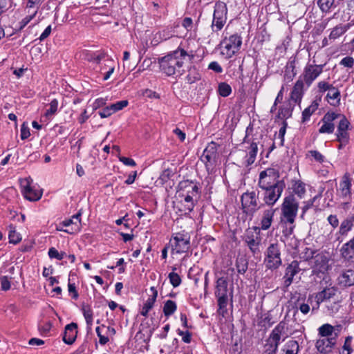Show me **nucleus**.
<instances>
[{"instance_id": "obj_57", "label": "nucleus", "mask_w": 354, "mask_h": 354, "mask_svg": "<svg viewBox=\"0 0 354 354\" xmlns=\"http://www.w3.org/2000/svg\"><path fill=\"white\" fill-rule=\"evenodd\" d=\"M36 14H37V10H33L30 15L26 16L24 19H23L21 22V28L26 26L33 19V17L36 15Z\"/></svg>"}, {"instance_id": "obj_2", "label": "nucleus", "mask_w": 354, "mask_h": 354, "mask_svg": "<svg viewBox=\"0 0 354 354\" xmlns=\"http://www.w3.org/2000/svg\"><path fill=\"white\" fill-rule=\"evenodd\" d=\"M288 327L285 322H279L272 330L269 337L266 340V353L267 354H276L281 338L284 340L288 337L286 333Z\"/></svg>"}, {"instance_id": "obj_17", "label": "nucleus", "mask_w": 354, "mask_h": 354, "mask_svg": "<svg viewBox=\"0 0 354 354\" xmlns=\"http://www.w3.org/2000/svg\"><path fill=\"white\" fill-rule=\"evenodd\" d=\"M337 113L327 112L322 119V126L319 129L320 133H332L335 130L334 121L337 120Z\"/></svg>"}, {"instance_id": "obj_49", "label": "nucleus", "mask_w": 354, "mask_h": 354, "mask_svg": "<svg viewBox=\"0 0 354 354\" xmlns=\"http://www.w3.org/2000/svg\"><path fill=\"white\" fill-rule=\"evenodd\" d=\"M128 105L127 100H122L117 102L115 104H113L110 106V109L112 110L113 113H115L118 111L122 110L123 108L126 107Z\"/></svg>"}, {"instance_id": "obj_56", "label": "nucleus", "mask_w": 354, "mask_h": 354, "mask_svg": "<svg viewBox=\"0 0 354 354\" xmlns=\"http://www.w3.org/2000/svg\"><path fill=\"white\" fill-rule=\"evenodd\" d=\"M309 153L311 155L312 157L314 158V159L319 162H323L324 160V156L319 153V151H315V150H312V151H309Z\"/></svg>"}, {"instance_id": "obj_9", "label": "nucleus", "mask_w": 354, "mask_h": 354, "mask_svg": "<svg viewBox=\"0 0 354 354\" xmlns=\"http://www.w3.org/2000/svg\"><path fill=\"white\" fill-rule=\"evenodd\" d=\"M315 251L308 249L306 254L308 258L312 259L313 268L315 271L324 273L329 268V259L323 253H318L314 255Z\"/></svg>"}, {"instance_id": "obj_30", "label": "nucleus", "mask_w": 354, "mask_h": 354, "mask_svg": "<svg viewBox=\"0 0 354 354\" xmlns=\"http://www.w3.org/2000/svg\"><path fill=\"white\" fill-rule=\"evenodd\" d=\"M299 346L297 341L288 340L281 348V354H298Z\"/></svg>"}, {"instance_id": "obj_38", "label": "nucleus", "mask_w": 354, "mask_h": 354, "mask_svg": "<svg viewBox=\"0 0 354 354\" xmlns=\"http://www.w3.org/2000/svg\"><path fill=\"white\" fill-rule=\"evenodd\" d=\"M8 238L10 240V243L17 244L19 243L21 240V236L20 234L17 233L15 230V227L13 225L9 226V234Z\"/></svg>"}, {"instance_id": "obj_31", "label": "nucleus", "mask_w": 354, "mask_h": 354, "mask_svg": "<svg viewBox=\"0 0 354 354\" xmlns=\"http://www.w3.org/2000/svg\"><path fill=\"white\" fill-rule=\"evenodd\" d=\"M326 97L330 105L338 106L340 102V92L337 88L333 86L328 91Z\"/></svg>"}, {"instance_id": "obj_29", "label": "nucleus", "mask_w": 354, "mask_h": 354, "mask_svg": "<svg viewBox=\"0 0 354 354\" xmlns=\"http://www.w3.org/2000/svg\"><path fill=\"white\" fill-rule=\"evenodd\" d=\"M337 0H317V4L322 12L328 13L339 5Z\"/></svg>"}, {"instance_id": "obj_41", "label": "nucleus", "mask_w": 354, "mask_h": 354, "mask_svg": "<svg viewBox=\"0 0 354 354\" xmlns=\"http://www.w3.org/2000/svg\"><path fill=\"white\" fill-rule=\"evenodd\" d=\"M188 189L187 190L186 194H185L187 196H190L194 198L195 199H197L199 198V192H198V187L197 185H194L192 183H189L187 186Z\"/></svg>"}, {"instance_id": "obj_51", "label": "nucleus", "mask_w": 354, "mask_h": 354, "mask_svg": "<svg viewBox=\"0 0 354 354\" xmlns=\"http://www.w3.org/2000/svg\"><path fill=\"white\" fill-rule=\"evenodd\" d=\"M218 298V304L221 309L226 307L227 304V295L216 296Z\"/></svg>"}, {"instance_id": "obj_47", "label": "nucleus", "mask_w": 354, "mask_h": 354, "mask_svg": "<svg viewBox=\"0 0 354 354\" xmlns=\"http://www.w3.org/2000/svg\"><path fill=\"white\" fill-rule=\"evenodd\" d=\"M50 108L46 110L45 115L48 117L55 114L57 111L58 101L56 99L53 100L49 104Z\"/></svg>"}, {"instance_id": "obj_48", "label": "nucleus", "mask_w": 354, "mask_h": 354, "mask_svg": "<svg viewBox=\"0 0 354 354\" xmlns=\"http://www.w3.org/2000/svg\"><path fill=\"white\" fill-rule=\"evenodd\" d=\"M281 223L283 225H285L284 229L282 231L283 234L286 237L290 236L293 233L295 227V224L286 222Z\"/></svg>"}, {"instance_id": "obj_46", "label": "nucleus", "mask_w": 354, "mask_h": 354, "mask_svg": "<svg viewBox=\"0 0 354 354\" xmlns=\"http://www.w3.org/2000/svg\"><path fill=\"white\" fill-rule=\"evenodd\" d=\"M168 277L169 279L170 283L174 287H178L181 283V279L180 276L174 272H170Z\"/></svg>"}, {"instance_id": "obj_39", "label": "nucleus", "mask_w": 354, "mask_h": 354, "mask_svg": "<svg viewBox=\"0 0 354 354\" xmlns=\"http://www.w3.org/2000/svg\"><path fill=\"white\" fill-rule=\"evenodd\" d=\"M236 267L239 274H243L248 269V261L243 258H238L236 261Z\"/></svg>"}, {"instance_id": "obj_24", "label": "nucleus", "mask_w": 354, "mask_h": 354, "mask_svg": "<svg viewBox=\"0 0 354 354\" xmlns=\"http://www.w3.org/2000/svg\"><path fill=\"white\" fill-rule=\"evenodd\" d=\"M77 324L75 323H71L66 326L63 335V341L66 344L71 345L75 342L77 334Z\"/></svg>"}, {"instance_id": "obj_53", "label": "nucleus", "mask_w": 354, "mask_h": 354, "mask_svg": "<svg viewBox=\"0 0 354 354\" xmlns=\"http://www.w3.org/2000/svg\"><path fill=\"white\" fill-rule=\"evenodd\" d=\"M30 135V133L29 128L25 123H23L21 127V138L22 140H25L28 138Z\"/></svg>"}, {"instance_id": "obj_26", "label": "nucleus", "mask_w": 354, "mask_h": 354, "mask_svg": "<svg viewBox=\"0 0 354 354\" xmlns=\"http://www.w3.org/2000/svg\"><path fill=\"white\" fill-rule=\"evenodd\" d=\"M304 82L302 80L299 79L295 86H293L292 91L290 95V100L294 101L295 103H300L304 89Z\"/></svg>"}, {"instance_id": "obj_62", "label": "nucleus", "mask_w": 354, "mask_h": 354, "mask_svg": "<svg viewBox=\"0 0 354 354\" xmlns=\"http://www.w3.org/2000/svg\"><path fill=\"white\" fill-rule=\"evenodd\" d=\"M178 335L182 336V339L185 343H189L191 342V334L189 331L183 332L178 330Z\"/></svg>"}, {"instance_id": "obj_28", "label": "nucleus", "mask_w": 354, "mask_h": 354, "mask_svg": "<svg viewBox=\"0 0 354 354\" xmlns=\"http://www.w3.org/2000/svg\"><path fill=\"white\" fill-rule=\"evenodd\" d=\"M174 250L177 253H183L187 251L189 247V241L182 236L174 237Z\"/></svg>"}, {"instance_id": "obj_4", "label": "nucleus", "mask_w": 354, "mask_h": 354, "mask_svg": "<svg viewBox=\"0 0 354 354\" xmlns=\"http://www.w3.org/2000/svg\"><path fill=\"white\" fill-rule=\"evenodd\" d=\"M299 203L294 196L290 195L286 197L281 206L283 216L281 222L295 223Z\"/></svg>"}, {"instance_id": "obj_45", "label": "nucleus", "mask_w": 354, "mask_h": 354, "mask_svg": "<svg viewBox=\"0 0 354 354\" xmlns=\"http://www.w3.org/2000/svg\"><path fill=\"white\" fill-rule=\"evenodd\" d=\"M309 299L307 301V303L301 302L299 299L296 304L297 309H299L303 314L306 315L310 311V306H309Z\"/></svg>"}, {"instance_id": "obj_8", "label": "nucleus", "mask_w": 354, "mask_h": 354, "mask_svg": "<svg viewBox=\"0 0 354 354\" xmlns=\"http://www.w3.org/2000/svg\"><path fill=\"white\" fill-rule=\"evenodd\" d=\"M227 8L223 2L215 4L212 28L213 31H218L223 28L227 21Z\"/></svg>"}, {"instance_id": "obj_12", "label": "nucleus", "mask_w": 354, "mask_h": 354, "mask_svg": "<svg viewBox=\"0 0 354 354\" xmlns=\"http://www.w3.org/2000/svg\"><path fill=\"white\" fill-rule=\"evenodd\" d=\"M275 209L268 208L264 209L259 215V225L260 226H255L252 229L257 234H260L261 230H268L273 221Z\"/></svg>"}, {"instance_id": "obj_3", "label": "nucleus", "mask_w": 354, "mask_h": 354, "mask_svg": "<svg viewBox=\"0 0 354 354\" xmlns=\"http://www.w3.org/2000/svg\"><path fill=\"white\" fill-rule=\"evenodd\" d=\"M241 201L243 212L250 216L264 206V204L259 205L258 194L254 191L243 194Z\"/></svg>"}, {"instance_id": "obj_42", "label": "nucleus", "mask_w": 354, "mask_h": 354, "mask_svg": "<svg viewBox=\"0 0 354 354\" xmlns=\"http://www.w3.org/2000/svg\"><path fill=\"white\" fill-rule=\"evenodd\" d=\"M82 312L86 324L91 326L93 323V311L89 306H83Z\"/></svg>"}, {"instance_id": "obj_10", "label": "nucleus", "mask_w": 354, "mask_h": 354, "mask_svg": "<svg viewBox=\"0 0 354 354\" xmlns=\"http://www.w3.org/2000/svg\"><path fill=\"white\" fill-rule=\"evenodd\" d=\"M285 187L286 185L283 183L274 187L262 189V191H263V200L265 204L268 206H273L281 197Z\"/></svg>"}, {"instance_id": "obj_50", "label": "nucleus", "mask_w": 354, "mask_h": 354, "mask_svg": "<svg viewBox=\"0 0 354 354\" xmlns=\"http://www.w3.org/2000/svg\"><path fill=\"white\" fill-rule=\"evenodd\" d=\"M43 0H28L27 2L26 8L29 10L34 9V10H37L39 8V5L42 2ZM29 13L30 12V10L28 11Z\"/></svg>"}, {"instance_id": "obj_6", "label": "nucleus", "mask_w": 354, "mask_h": 354, "mask_svg": "<svg viewBox=\"0 0 354 354\" xmlns=\"http://www.w3.org/2000/svg\"><path fill=\"white\" fill-rule=\"evenodd\" d=\"M241 44L242 39L237 34L225 38L221 43V54L227 59L230 58L238 52Z\"/></svg>"}, {"instance_id": "obj_35", "label": "nucleus", "mask_w": 354, "mask_h": 354, "mask_svg": "<svg viewBox=\"0 0 354 354\" xmlns=\"http://www.w3.org/2000/svg\"><path fill=\"white\" fill-rule=\"evenodd\" d=\"M177 306L176 303L172 300H167L164 304L163 313L165 316L169 317L174 313Z\"/></svg>"}, {"instance_id": "obj_18", "label": "nucleus", "mask_w": 354, "mask_h": 354, "mask_svg": "<svg viewBox=\"0 0 354 354\" xmlns=\"http://www.w3.org/2000/svg\"><path fill=\"white\" fill-rule=\"evenodd\" d=\"M338 289L335 286H326L322 291L317 292L315 295L317 305L316 307H313V310L317 309L319 306L320 303L333 298Z\"/></svg>"}, {"instance_id": "obj_37", "label": "nucleus", "mask_w": 354, "mask_h": 354, "mask_svg": "<svg viewBox=\"0 0 354 354\" xmlns=\"http://www.w3.org/2000/svg\"><path fill=\"white\" fill-rule=\"evenodd\" d=\"M215 157H216V150L213 147L211 148H209V147L206 148L205 149L203 156H202L203 160L206 161L207 162H209V163H211L212 161L215 159Z\"/></svg>"}, {"instance_id": "obj_59", "label": "nucleus", "mask_w": 354, "mask_h": 354, "mask_svg": "<svg viewBox=\"0 0 354 354\" xmlns=\"http://www.w3.org/2000/svg\"><path fill=\"white\" fill-rule=\"evenodd\" d=\"M119 160L124 165H127V166L134 167L136 165V162L133 159L121 156V157H119Z\"/></svg>"}, {"instance_id": "obj_54", "label": "nucleus", "mask_w": 354, "mask_h": 354, "mask_svg": "<svg viewBox=\"0 0 354 354\" xmlns=\"http://www.w3.org/2000/svg\"><path fill=\"white\" fill-rule=\"evenodd\" d=\"M340 64L345 67L352 68L354 64V59L351 57H346L341 60Z\"/></svg>"}, {"instance_id": "obj_58", "label": "nucleus", "mask_w": 354, "mask_h": 354, "mask_svg": "<svg viewBox=\"0 0 354 354\" xmlns=\"http://www.w3.org/2000/svg\"><path fill=\"white\" fill-rule=\"evenodd\" d=\"M189 74L187 75L186 79L189 84H192L200 78V75L198 73H195L192 75V70L189 71Z\"/></svg>"}, {"instance_id": "obj_52", "label": "nucleus", "mask_w": 354, "mask_h": 354, "mask_svg": "<svg viewBox=\"0 0 354 354\" xmlns=\"http://www.w3.org/2000/svg\"><path fill=\"white\" fill-rule=\"evenodd\" d=\"M328 222L333 227V229H335L339 225V220L336 215L330 214L327 218Z\"/></svg>"}, {"instance_id": "obj_43", "label": "nucleus", "mask_w": 354, "mask_h": 354, "mask_svg": "<svg viewBox=\"0 0 354 354\" xmlns=\"http://www.w3.org/2000/svg\"><path fill=\"white\" fill-rule=\"evenodd\" d=\"M48 256L51 259L62 260L66 256V254L64 252H59L55 248H50L48 250Z\"/></svg>"}, {"instance_id": "obj_22", "label": "nucleus", "mask_w": 354, "mask_h": 354, "mask_svg": "<svg viewBox=\"0 0 354 354\" xmlns=\"http://www.w3.org/2000/svg\"><path fill=\"white\" fill-rule=\"evenodd\" d=\"M351 180L346 175L344 176L339 183V196L348 203L351 200Z\"/></svg>"}, {"instance_id": "obj_44", "label": "nucleus", "mask_w": 354, "mask_h": 354, "mask_svg": "<svg viewBox=\"0 0 354 354\" xmlns=\"http://www.w3.org/2000/svg\"><path fill=\"white\" fill-rule=\"evenodd\" d=\"M294 192L300 198H302L306 192L305 184L301 182H297L294 185Z\"/></svg>"}, {"instance_id": "obj_60", "label": "nucleus", "mask_w": 354, "mask_h": 354, "mask_svg": "<svg viewBox=\"0 0 354 354\" xmlns=\"http://www.w3.org/2000/svg\"><path fill=\"white\" fill-rule=\"evenodd\" d=\"M209 69H211L216 73H221L223 72L222 67L216 62H212L209 64Z\"/></svg>"}, {"instance_id": "obj_21", "label": "nucleus", "mask_w": 354, "mask_h": 354, "mask_svg": "<svg viewBox=\"0 0 354 354\" xmlns=\"http://www.w3.org/2000/svg\"><path fill=\"white\" fill-rule=\"evenodd\" d=\"M81 215L82 213L80 211L77 214L73 215L71 218L63 221L61 223V225L63 226L68 227L72 225L71 230H65L64 231L69 234H73L80 231L81 226Z\"/></svg>"}, {"instance_id": "obj_32", "label": "nucleus", "mask_w": 354, "mask_h": 354, "mask_svg": "<svg viewBox=\"0 0 354 354\" xmlns=\"http://www.w3.org/2000/svg\"><path fill=\"white\" fill-rule=\"evenodd\" d=\"M227 295V281L225 278L220 277L216 281L215 295Z\"/></svg>"}, {"instance_id": "obj_16", "label": "nucleus", "mask_w": 354, "mask_h": 354, "mask_svg": "<svg viewBox=\"0 0 354 354\" xmlns=\"http://www.w3.org/2000/svg\"><path fill=\"white\" fill-rule=\"evenodd\" d=\"M322 65H307L304 70L303 77L305 83L309 86L322 73Z\"/></svg>"}, {"instance_id": "obj_61", "label": "nucleus", "mask_w": 354, "mask_h": 354, "mask_svg": "<svg viewBox=\"0 0 354 354\" xmlns=\"http://www.w3.org/2000/svg\"><path fill=\"white\" fill-rule=\"evenodd\" d=\"M332 84H329L326 82H319L318 83V88L321 92H324L326 91H330L331 88H333Z\"/></svg>"}, {"instance_id": "obj_33", "label": "nucleus", "mask_w": 354, "mask_h": 354, "mask_svg": "<svg viewBox=\"0 0 354 354\" xmlns=\"http://www.w3.org/2000/svg\"><path fill=\"white\" fill-rule=\"evenodd\" d=\"M179 196L183 198L181 202L185 203V210H187L188 212L192 211L195 205V202L198 200L195 199L192 196H187L184 193L180 194Z\"/></svg>"}, {"instance_id": "obj_23", "label": "nucleus", "mask_w": 354, "mask_h": 354, "mask_svg": "<svg viewBox=\"0 0 354 354\" xmlns=\"http://www.w3.org/2000/svg\"><path fill=\"white\" fill-rule=\"evenodd\" d=\"M299 263L293 261L288 266L283 277L284 286L288 287L292 282L294 277L299 272Z\"/></svg>"}, {"instance_id": "obj_7", "label": "nucleus", "mask_w": 354, "mask_h": 354, "mask_svg": "<svg viewBox=\"0 0 354 354\" xmlns=\"http://www.w3.org/2000/svg\"><path fill=\"white\" fill-rule=\"evenodd\" d=\"M285 183L279 180V175L274 169L262 171L259 174L258 186L262 189Z\"/></svg>"}, {"instance_id": "obj_20", "label": "nucleus", "mask_w": 354, "mask_h": 354, "mask_svg": "<svg viewBox=\"0 0 354 354\" xmlns=\"http://www.w3.org/2000/svg\"><path fill=\"white\" fill-rule=\"evenodd\" d=\"M354 227V215L347 216L340 223L338 231L336 233L337 240H340L341 237H345Z\"/></svg>"}, {"instance_id": "obj_15", "label": "nucleus", "mask_w": 354, "mask_h": 354, "mask_svg": "<svg viewBox=\"0 0 354 354\" xmlns=\"http://www.w3.org/2000/svg\"><path fill=\"white\" fill-rule=\"evenodd\" d=\"M260 234H254V232L248 230L244 236V241L249 248L250 252L253 254H256L260 252V245L261 242V238L259 236Z\"/></svg>"}, {"instance_id": "obj_40", "label": "nucleus", "mask_w": 354, "mask_h": 354, "mask_svg": "<svg viewBox=\"0 0 354 354\" xmlns=\"http://www.w3.org/2000/svg\"><path fill=\"white\" fill-rule=\"evenodd\" d=\"M218 93L223 97H227L232 93L231 86L225 82H221L218 84Z\"/></svg>"}, {"instance_id": "obj_36", "label": "nucleus", "mask_w": 354, "mask_h": 354, "mask_svg": "<svg viewBox=\"0 0 354 354\" xmlns=\"http://www.w3.org/2000/svg\"><path fill=\"white\" fill-rule=\"evenodd\" d=\"M319 330V335L321 337H329L330 336H332L334 327L328 324H325L320 326L318 329Z\"/></svg>"}, {"instance_id": "obj_25", "label": "nucleus", "mask_w": 354, "mask_h": 354, "mask_svg": "<svg viewBox=\"0 0 354 354\" xmlns=\"http://www.w3.org/2000/svg\"><path fill=\"white\" fill-rule=\"evenodd\" d=\"M338 283L344 287L354 285V270L349 269L344 271L338 277Z\"/></svg>"}, {"instance_id": "obj_27", "label": "nucleus", "mask_w": 354, "mask_h": 354, "mask_svg": "<svg viewBox=\"0 0 354 354\" xmlns=\"http://www.w3.org/2000/svg\"><path fill=\"white\" fill-rule=\"evenodd\" d=\"M150 290L152 295L147 299L140 312V314L145 317L147 316L149 311L153 308L158 297V291L154 287H151Z\"/></svg>"}, {"instance_id": "obj_34", "label": "nucleus", "mask_w": 354, "mask_h": 354, "mask_svg": "<svg viewBox=\"0 0 354 354\" xmlns=\"http://www.w3.org/2000/svg\"><path fill=\"white\" fill-rule=\"evenodd\" d=\"M318 104L313 102L309 106L306 108L302 112V122H305L310 119L311 115L317 109Z\"/></svg>"}, {"instance_id": "obj_1", "label": "nucleus", "mask_w": 354, "mask_h": 354, "mask_svg": "<svg viewBox=\"0 0 354 354\" xmlns=\"http://www.w3.org/2000/svg\"><path fill=\"white\" fill-rule=\"evenodd\" d=\"M187 57L192 60L194 55L188 54L183 48H178L172 53L159 59L160 68L168 76L181 75L184 71L183 67Z\"/></svg>"}, {"instance_id": "obj_5", "label": "nucleus", "mask_w": 354, "mask_h": 354, "mask_svg": "<svg viewBox=\"0 0 354 354\" xmlns=\"http://www.w3.org/2000/svg\"><path fill=\"white\" fill-rule=\"evenodd\" d=\"M281 245L278 243H271L265 253L264 263L266 268L277 269L282 263Z\"/></svg>"}, {"instance_id": "obj_11", "label": "nucleus", "mask_w": 354, "mask_h": 354, "mask_svg": "<svg viewBox=\"0 0 354 354\" xmlns=\"http://www.w3.org/2000/svg\"><path fill=\"white\" fill-rule=\"evenodd\" d=\"M32 180L30 177L26 178L21 181L22 193L24 197L30 201H36L40 199L42 196L41 190L31 186Z\"/></svg>"}, {"instance_id": "obj_55", "label": "nucleus", "mask_w": 354, "mask_h": 354, "mask_svg": "<svg viewBox=\"0 0 354 354\" xmlns=\"http://www.w3.org/2000/svg\"><path fill=\"white\" fill-rule=\"evenodd\" d=\"M1 286L3 290H8L10 288V282L8 277L3 276L0 279Z\"/></svg>"}, {"instance_id": "obj_14", "label": "nucleus", "mask_w": 354, "mask_h": 354, "mask_svg": "<svg viewBox=\"0 0 354 354\" xmlns=\"http://www.w3.org/2000/svg\"><path fill=\"white\" fill-rule=\"evenodd\" d=\"M250 130H252V128L248 127L246 129V135L243 139V143L249 145L248 147H245V157L247 158L246 162L248 165L254 163L258 152L257 142H256L254 140L250 142V140H248V132Z\"/></svg>"}, {"instance_id": "obj_63", "label": "nucleus", "mask_w": 354, "mask_h": 354, "mask_svg": "<svg viewBox=\"0 0 354 354\" xmlns=\"http://www.w3.org/2000/svg\"><path fill=\"white\" fill-rule=\"evenodd\" d=\"M113 113L112 110L110 109V106H107L99 112V114L102 118H107Z\"/></svg>"}, {"instance_id": "obj_13", "label": "nucleus", "mask_w": 354, "mask_h": 354, "mask_svg": "<svg viewBox=\"0 0 354 354\" xmlns=\"http://www.w3.org/2000/svg\"><path fill=\"white\" fill-rule=\"evenodd\" d=\"M337 120H338V125L336 136L337 138H339L343 143H345L346 140H349L350 139L348 132L350 122L344 115L339 113H337Z\"/></svg>"}, {"instance_id": "obj_64", "label": "nucleus", "mask_w": 354, "mask_h": 354, "mask_svg": "<svg viewBox=\"0 0 354 354\" xmlns=\"http://www.w3.org/2000/svg\"><path fill=\"white\" fill-rule=\"evenodd\" d=\"M192 19L190 17H185L183 21V26L187 30H191L192 28Z\"/></svg>"}, {"instance_id": "obj_19", "label": "nucleus", "mask_w": 354, "mask_h": 354, "mask_svg": "<svg viewBox=\"0 0 354 354\" xmlns=\"http://www.w3.org/2000/svg\"><path fill=\"white\" fill-rule=\"evenodd\" d=\"M337 334L335 337H321L316 342V348L322 353L326 354L332 351L333 346L335 344Z\"/></svg>"}]
</instances>
